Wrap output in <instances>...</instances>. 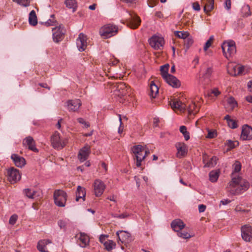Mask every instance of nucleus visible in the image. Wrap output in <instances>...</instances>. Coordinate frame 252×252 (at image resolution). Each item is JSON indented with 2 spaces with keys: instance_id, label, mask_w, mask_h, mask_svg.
I'll return each mask as SVG.
<instances>
[{
  "instance_id": "f257e3e1",
  "label": "nucleus",
  "mask_w": 252,
  "mask_h": 252,
  "mask_svg": "<svg viewBox=\"0 0 252 252\" xmlns=\"http://www.w3.org/2000/svg\"><path fill=\"white\" fill-rule=\"evenodd\" d=\"M240 162L236 161L233 165V172L231 174V181L227 186V190L231 194L237 195L247 190L249 187V183L240 177L238 173L240 171Z\"/></svg>"
},
{
  "instance_id": "f03ea898",
  "label": "nucleus",
  "mask_w": 252,
  "mask_h": 252,
  "mask_svg": "<svg viewBox=\"0 0 252 252\" xmlns=\"http://www.w3.org/2000/svg\"><path fill=\"white\" fill-rule=\"evenodd\" d=\"M133 154V159L136 166L139 167L142 165V162L147 156L150 154V151L146 147L137 145L131 148Z\"/></svg>"
},
{
  "instance_id": "7ed1b4c3",
  "label": "nucleus",
  "mask_w": 252,
  "mask_h": 252,
  "mask_svg": "<svg viewBox=\"0 0 252 252\" xmlns=\"http://www.w3.org/2000/svg\"><path fill=\"white\" fill-rule=\"evenodd\" d=\"M221 47L223 55L228 60L232 58L236 53V44L233 40L223 42Z\"/></svg>"
},
{
  "instance_id": "20e7f679",
  "label": "nucleus",
  "mask_w": 252,
  "mask_h": 252,
  "mask_svg": "<svg viewBox=\"0 0 252 252\" xmlns=\"http://www.w3.org/2000/svg\"><path fill=\"white\" fill-rule=\"evenodd\" d=\"M67 199L66 193L63 190L58 189L54 192L55 203L59 207H64Z\"/></svg>"
},
{
  "instance_id": "39448f33",
  "label": "nucleus",
  "mask_w": 252,
  "mask_h": 252,
  "mask_svg": "<svg viewBox=\"0 0 252 252\" xmlns=\"http://www.w3.org/2000/svg\"><path fill=\"white\" fill-rule=\"evenodd\" d=\"M118 32V28L113 25L108 24L101 28L99 31L100 35L104 38H109Z\"/></svg>"
},
{
  "instance_id": "423d86ee",
  "label": "nucleus",
  "mask_w": 252,
  "mask_h": 252,
  "mask_svg": "<svg viewBox=\"0 0 252 252\" xmlns=\"http://www.w3.org/2000/svg\"><path fill=\"white\" fill-rule=\"evenodd\" d=\"M51 142L55 149L59 150L63 149L65 146L67 140L66 139H61L59 133L56 131L51 136Z\"/></svg>"
},
{
  "instance_id": "0eeeda50",
  "label": "nucleus",
  "mask_w": 252,
  "mask_h": 252,
  "mask_svg": "<svg viewBox=\"0 0 252 252\" xmlns=\"http://www.w3.org/2000/svg\"><path fill=\"white\" fill-rule=\"evenodd\" d=\"M141 20L140 18L134 12H129L127 16V27L131 29H136L140 25Z\"/></svg>"
},
{
  "instance_id": "6e6552de",
  "label": "nucleus",
  "mask_w": 252,
  "mask_h": 252,
  "mask_svg": "<svg viewBox=\"0 0 252 252\" xmlns=\"http://www.w3.org/2000/svg\"><path fill=\"white\" fill-rule=\"evenodd\" d=\"M6 175L7 180L11 184H14L19 181L21 178L18 169L11 167L7 170Z\"/></svg>"
},
{
  "instance_id": "1a4fd4ad",
  "label": "nucleus",
  "mask_w": 252,
  "mask_h": 252,
  "mask_svg": "<svg viewBox=\"0 0 252 252\" xmlns=\"http://www.w3.org/2000/svg\"><path fill=\"white\" fill-rule=\"evenodd\" d=\"M150 46L155 50H160L164 44V40L162 37L154 35L149 40Z\"/></svg>"
},
{
  "instance_id": "9d476101",
  "label": "nucleus",
  "mask_w": 252,
  "mask_h": 252,
  "mask_svg": "<svg viewBox=\"0 0 252 252\" xmlns=\"http://www.w3.org/2000/svg\"><path fill=\"white\" fill-rule=\"evenodd\" d=\"M170 105L175 111L184 112L186 110V105L184 102L178 98H173L170 101Z\"/></svg>"
},
{
  "instance_id": "9b49d317",
  "label": "nucleus",
  "mask_w": 252,
  "mask_h": 252,
  "mask_svg": "<svg viewBox=\"0 0 252 252\" xmlns=\"http://www.w3.org/2000/svg\"><path fill=\"white\" fill-rule=\"evenodd\" d=\"M228 73L233 76H237L242 74L245 69L243 66L240 65L239 64L235 65H228L227 67Z\"/></svg>"
},
{
  "instance_id": "f8f14e48",
  "label": "nucleus",
  "mask_w": 252,
  "mask_h": 252,
  "mask_svg": "<svg viewBox=\"0 0 252 252\" xmlns=\"http://www.w3.org/2000/svg\"><path fill=\"white\" fill-rule=\"evenodd\" d=\"M53 39L55 42L59 43L64 38V31L61 26L52 29Z\"/></svg>"
},
{
  "instance_id": "ddd939ff",
  "label": "nucleus",
  "mask_w": 252,
  "mask_h": 252,
  "mask_svg": "<svg viewBox=\"0 0 252 252\" xmlns=\"http://www.w3.org/2000/svg\"><path fill=\"white\" fill-rule=\"evenodd\" d=\"M241 235L244 240L250 242L252 240V227L247 225L242 226Z\"/></svg>"
},
{
  "instance_id": "4468645a",
  "label": "nucleus",
  "mask_w": 252,
  "mask_h": 252,
  "mask_svg": "<svg viewBox=\"0 0 252 252\" xmlns=\"http://www.w3.org/2000/svg\"><path fill=\"white\" fill-rule=\"evenodd\" d=\"M195 101L197 102V104H196L194 102L190 104L188 107L187 110L189 115H194L196 114L199 111L198 107L203 102L202 98L199 97L196 98Z\"/></svg>"
},
{
  "instance_id": "2eb2a0df",
  "label": "nucleus",
  "mask_w": 252,
  "mask_h": 252,
  "mask_svg": "<svg viewBox=\"0 0 252 252\" xmlns=\"http://www.w3.org/2000/svg\"><path fill=\"white\" fill-rule=\"evenodd\" d=\"M87 36L83 33H80L76 40V44L79 51H84L87 47Z\"/></svg>"
},
{
  "instance_id": "dca6fc26",
  "label": "nucleus",
  "mask_w": 252,
  "mask_h": 252,
  "mask_svg": "<svg viewBox=\"0 0 252 252\" xmlns=\"http://www.w3.org/2000/svg\"><path fill=\"white\" fill-rule=\"evenodd\" d=\"M90 153V146L88 145H86L80 150L78 155V158L81 162L84 161L88 158Z\"/></svg>"
},
{
  "instance_id": "f3484780",
  "label": "nucleus",
  "mask_w": 252,
  "mask_h": 252,
  "mask_svg": "<svg viewBox=\"0 0 252 252\" xmlns=\"http://www.w3.org/2000/svg\"><path fill=\"white\" fill-rule=\"evenodd\" d=\"M67 109L69 111H77L81 105V101L79 99L68 100L67 102Z\"/></svg>"
},
{
  "instance_id": "a211bd4d",
  "label": "nucleus",
  "mask_w": 252,
  "mask_h": 252,
  "mask_svg": "<svg viewBox=\"0 0 252 252\" xmlns=\"http://www.w3.org/2000/svg\"><path fill=\"white\" fill-rule=\"evenodd\" d=\"M212 68L211 67H208L205 69L203 72V78L200 80L199 83L202 87H205V86L209 84L210 81L209 78L212 72Z\"/></svg>"
},
{
  "instance_id": "6ab92c4d",
  "label": "nucleus",
  "mask_w": 252,
  "mask_h": 252,
  "mask_svg": "<svg viewBox=\"0 0 252 252\" xmlns=\"http://www.w3.org/2000/svg\"><path fill=\"white\" fill-rule=\"evenodd\" d=\"M94 194L96 196H101L105 188L104 183L99 180H95L94 184Z\"/></svg>"
},
{
  "instance_id": "aec40b11",
  "label": "nucleus",
  "mask_w": 252,
  "mask_h": 252,
  "mask_svg": "<svg viewBox=\"0 0 252 252\" xmlns=\"http://www.w3.org/2000/svg\"><path fill=\"white\" fill-rule=\"evenodd\" d=\"M241 138L244 140H249L252 139V128L246 125L242 128Z\"/></svg>"
},
{
  "instance_id": "412c9836",
  "label": "nucleus",
  "mask_w": 252,
  "mask_h": 252,
  "mask_svg": "<svg viewBox=\"0 0 252 252\" xmlns=\"http://www.w3.org/2000/svg\"><path fill=\"white\" fill-rule=\"evenodd\" d=\"M23 144L24 146H27L28 149L34 152H37L38 151L35 147V141L33 138L30 136H28L24 139Z\"/></svg>"
},
{
  "instance_id": "4be33fe9",
  "label": "nucleus",
  "mask_w": 252,
  "mask_h": 252,
  "mask_svg": "<svg viewBox=\"0 0 252 252\" xmlns=\"http://www.w3.org/2000/svg\"><path fill=\"white\" fill-rule=\"evenodd\" d=\"M165 81L171 86L178 88L180 86V82L175 76L169 74L163 78Z\"/></svg>"
},
{
  "instance_id": "5701e85b",
  "label": "nucleus",
  "mask_w": 252,
  "mask_h": 252,
  "mask_svg": "<svg viewBox=\"0 0 252 252\" xmlns=\"http://www.w3.org/2000/svg\"><path fill=\"white\" fill-rule=\"evenodd\" d=\"M11 159L13 160L15 165L18 167H22L26 164L25 158L19 156L17 154H12L11 156Z\"/></svg>"
},
{
  "instance_id": "b1692460",
  "label": "nucleus",
  "mask_w": 252,
  "mask_h": 252,
  "mask_svg": "<svg viewBox=\"0 0 252 252\" xmlns=\"http://www.w3.org/2000/svg\"><path fill=\"white\" fill-rule=\"evenodd\" d=\"M171 226L175 231H177L178 233L185 227V224L181 220L177 219L172 222Z\"/></svg>"
},
{
  "instance_id": "393cba45",
  "label": "nucleus",
  "mask_w": 252,
  "mask_h": 252,
  "mask_svg": "<svg viewBox=\"0 0 252 252\" xmlns=\"http://www.w3.org/2000/svg\"><path fill=\"white\" fill-rule=\"evenodd\" d=\"M218 158L216 157H213L210 159H207L206 156H203V162L205 164V167H214L217 163Z\"/></svg>"
},
{
  "instance_id": "a878e982",
  "label": "nucleus",
  "mask_w": 252,
  "mask_h": 252,
  "mask_svg": "<svg viewBox=\"0 0 252 252\" xmlns=\"http://www.w3.org/2000/svg\"><path fill=\"white\" fill-rule=\"evenodd\" d=\"M117 235L118 238V243L119 244H124L121 247L122 249H124V246H126V231L121 230L117 232Z\"/></svg>"
},
{
  "instance_id": "bb28decb",
  "label": "nucleus",
  "mask_w": 252,
  "mask_h": 252,
  "mask_svg": "<svg viewBox=\"0 0 252 252\" xmlns=\"http://www.w3.org/2000/svg\"><path fill=\"white\" fill-rule=\"evenodd\" d=\"M51 243V241L48 239L41 240L37 243V249L41 252H48V251L45 250V248L46 246Z\"/></svg>"
},
{
  "instance_id": "cd10ccee",
  "label": "nucleus",
  "mask_w": 252,
  "mask_h": 252,
  "mask_svg": "<svg viewBox=\"0 0 252 252\" xmlns=\"http://www.w3.org/2000/svg\"><path fill=\"white\" fill-rule=\"evenodd\" d=\"M78 240L81 242L79 244V246L82 248H85L89 244L90 240L88 236L83 233H80Z\"/></svg>"
},
{
  "instance_id": "c85d7f7f",
  "label": "nucleus",
  "mask_w": 252,
  "mask_h": 252,
  "mask_svg": "<svg viewBox=\"0 0 252 252\" xmlns=\"http://www.w3.org/2000/svg\"><path fill=\"white\" fill-rule=\"evenodd\" d=\"M85 189L78 186L76 192V201H78L80 199H82L83 201H84L85 200Z\"/></svg>"
},
{
  "instance_id": "c756f323",
  "label": "nucleus",
  "mask_w": 252,
  "mask_h": 252,
  "mask_svg": "<svg viewBox=\"0 0 252 252\" xmlns=\"http://www.w3.org/2000/svg\"><path fill=\"white\" fill-rule=\"evenodd\" d=\"M158 93V88L153 81H152L150 85L149 95L151 98H155Z\"/></svg>"
},
{
  "instance_id": "7c9ffc66",
  "label": "nucleus",
  "mask_w": 252,
  "mask_h": 252,
  "mask_svg": "<svg viewBox=\"0 0 252 252\" xmlns=\"http://www.w3.org/2000/svg\"><path fill=\"white\" fill-rule=\"evenodd\" d=\"M29 21L30 25L35 26L37 24V16L34 10H32L29 14Z\"/></svg>"
},
{
  "instance_id": "2f4dec72",
  "label": "nucleus",
  "mask_w": 252,
  "mask_h": 252,
  "mask_svg": "<svg viewBox=\"0 0 252 252\" xmlns=\"http://www.w3.org/2000/svg\"><path fill=\"white\" fill-rule=\"evenodd\" d=\"M214 0H207V3L204 7V11L207 13L212 10L214 8Z\"/></svg>"
},
{
  "instance_id": "473e14b6",
  "label": "nucleus",
  "mask_w": 252,
  "mask_h": 252,
  "mask_svg": "<svg viewBox=\"0 0 252 252\" xmlns=\"http://www.w3.org/2000/svg\"><path fill=\"white\" fill-rule=\"evenodd\" d=\"M127 94H128V98H127V101H128L129 104H132V106H134V103L135 101L134 95L133 94V92H132V90L131 89L130 87H128L127 85Z\"/></svg>"
},
{
  "instance_id": "72a5a7b5",
  "label": "nucleus",
  "mask_w": 252,
  "mask_h": 252,
  "mask_svg": "<svg viewBox=\"0 0 252 252\" xmlns=\"http://www.w3.org/2000/svg\"><path fill=\"white\" fill-rule=\"evenodd\" d=\"M66 6L70 9H72V11L74 12L77 8V3L75 0H66L64 2Z\"/></svg>"
},
{
  "instance_id": "f704fd0d",
  "label": "nucleus",
  "mask_w": 252,
  "mask_h": 252,
  "mask_svg": "<svg viewBox=\"0 0 252 252\" xmlns=\"http://www.w3.org/2000/svg\"><path fill=\"white\" fill-rule=\"evenodd\" d=\"M224 120H226L228 126L231 128H235L237 127L236 121L231 119L229 115H226L224 117Z\"/></svg>"
},
{
  "instance_id": "c9c22d12",
  "label": "nucleus",
  "mask_w": 252,
  "mask_h": 252,
  "mask_svg": "<svg viewBox=\"0 0 252 252\" xmlns=\"http://www.w3.org/2000/svg\"><path fill=\"white\" fill-rule=\"evenodd\" d=\"M220 174V171L215 170L212 171L209 173V178L210 180L212 182H215L217 181Z\"/></svg>"
},
{
  "instance_id": "e433bc0d",
  "label": "nucleus",
  "mask_w": 252,
  "mask_h": 252,
  "mask_svg": "<svg viewBox=\"0 0 252 252\" xmlns=\"http://www.w3.org/2000/svg\"><path fill=\"white\" fill-rule=\"evenodd\" d=\"M169 67V64H165L164 65L160 66L161 74L163 78L169 74L168 73Z\"/></svg>"
},
{
  "instance_id": "4c0bfd02",
  "label": "nucleus",
  "mask_w": 252,
  "mask_h": 252,
  "mask_svg": "<svg viewBox=\"0 0 252 252\" xmlns=\"http://www.w3.org/2000/svg\"><path fill=\"white\" fill-rule=\"evenodd\" d=\"M177 235L179 237L184 239H189L191 237V235L189 232L183 229L179 231Z\"/></svg>"
},
{
  "instance_id": "58836bf2",
  "label": "nucleus",
  "mask_w": 252,
  "mask_h": 252,
  "mask_svg": "<svg viewBox=\"0 0 252 252\" xmlns=\"http://www.w3.org/2000/svg\"><path fill=\"white\" fill-rule=\"evenodd\" d=\"M115 243L112 240H108L104 242L105 248L108 251L112 250L115 246Z\"/></svg>"
},
{
  "instance_id": "ea45409f",
  "label": "nucleus",
  "mask_w": 252,
  "mask_h": 252,
  "mask_svg": "<svg viewBox=\"0 0 252 252\" xmlns=\"http://www.w3.org/2000/svg\"><path fill=\"white\" fill-rule=\"evenodd\" d=\"M24 194L29 198L33 199L36 191L30 189H26L24 190Z\"/></svg>"
},
{
  "instance_id": "a19ab883",
  "label": "nucleus",
  "mask_w": 252,
  "mask_h": 252,
  "mask_svg": "<svg viewBox=\"0 0 252 252\" xmlns=\"http://www.w3.org/2000/svg\"><path fill=\"white\" fill-rule=\"evenodd\" d=\"M176 36L180 38L186 39L189 35L188 32H179L176 31L175 33Z\"/></svg>"
},
{
  "instance_id": "79ce46f5",
  "label": "nucleus",
  "mask_w": 252,
  "mask_h": 252,
  "mask_svg": "<svg viewBox=\"0 0 252 252\" xmlns=\"http://www.w3.org/2000/svg\"><path fill=\"white\" fill-rule=\"evenodd\" d=\"M180 131L183 134L186 140H188L189 139V132L187 131V127L185 126H180Z\"/></svg>"
},
{
  "instance_id": "37998d69",
  "label": "nucleus",
  "mask_w": 252,
  "mask_h": 252,
  "mask_svg": "<svg viewBox=\"0 0 252 252\" xmlns=\"http://www.w3.org/2000/svg\"><path fill=\"white\" fill-rule=\"evenodd\" d=\"M214 40V36H211L209 39L206 41L205 43L203 49L205 51H206L211 46L212 44L213 43Z\"/></svg>"
},
{
  "instance_id": "c03bdc74",
  "label": "nucleus",
  "mask_w": 252,
  "mask_h": 252,
  "mask_svg": "<svg viewBox=\"0 0 252 252\" xmlns=\"http://www.w3.org/2000/svg\"><path fill=\"white\" fill-rule=\"evenodd\" d=\"M13 1L25 7L29 6L30 4V0H13Z\"/></svg>"
},
{
  "instance_id": "a18cd8bd",
  "label": "nucleus",
  "mask_w": 252,
  "mask_h": 252,
  "mask_svg": "<svg viewBox=\"0 0 252 252\" xmlns=\"http://www.w3.org/2000/svg\"><path fill=\"white\" fill-rule=\"evenodd\" d=\"M180 146L177 147L178 153L182 156L185 155L187 152L186 148L184 144H180Z\"/></svg>"
},
{
  "instance_id": "49530a36",
  "label": "nucleus",
  "mask_w": 252,
  "mask_h": 252,
  "mask_svg": "<svg viewBox=\"0 0 252 252\" xmlns=\"http://www.w3.org/2000/svg\"><path fill=\"white\" fill-rule=\"evenodd\" d=\"M217 136V133L216 130H208V134L206 136L207 138H214Z\"/></svg>"
},
{
  "instance_id": "de8ad7c7",
  "label": "nucleus",
  "mask_w": 252,
  "mask_h": 252,
  "mask_svg": "<svg viewBox=\"0 0 252 252\" xmlns=\"http://www.w3.org/2000/svg\"><path fill=\"white\" fill-rule=\"evenodd\" d=\"M227 103L231 109H233L237 105L236 101L232 97H230L227 99Z\"/></svg>"
},
{
  "instance_id": "09e8293b",
  "label": "nucleus",
  "mask_w": 252,
  "mask_h": 252,
  "mask_svg": "<svg viewBox=\"0 0 252 252\" xmlns=\"http://www.w3.org/2000/svg\"><path fill=\"white\" fill-rule=\"evenodd\" d=\"M18 219V216L16 214L12 215L9 219V223L11 225L15 224Z\"/></svg>"
},
{
  "instance_id": "8fccbe9b",
  "label": "nucleus",
  "mask_w": 252,
  "mask_h": 252,
  "mask_svg": "<svg viewBox=\"0 0 252 252\" xmlns=\"http://www.w3.org/2000/svg\"><path fill=\"white\" fill-rule=\"evenodd\" d=\"M77 120L79 123L83 125L85 127L87 128L90 126L89 123L87 122H86L84 119L82 118H79Z\"/></svg>"
},
{
  "instance_id": "3c124183",
  "label": "nucleus",
  "mask_w": 252,
  "mask_h": 252,
  "mask_svg": "<svg viewBox=\"0 0 252 252\" xmlns=\"http://www.w3.org/2000/svg\"><path fill=\"white\" fill-rule=\"evenodd\" d=\"M67 221L65 220H60L58 221V225L61 229L65 228L67 222Z\"/></svg>"
},
{
  "instance_id": "603ef678",
  "label": "nucleus",
  "mask_w": 252,
  "mask_h": 252,
  "mask_svg": "<svg viewBox=\"0 0 252 252\" xmlns=\"http://www.w3.org/2000/svg\"><path fill=\"white\" fill-rule=\"evenodd\" d=\"M185 42V45L189 48L193 44V40L191 38L187 37Z\"/></svg>"
},
{
  "instance_id": "864d4df0",
  "label": "nucleus",
  "mask_w": 252,
  "mask_h": 252,
  "mask_svg": "<svg viewBox=\"0 0 252 252\" xmlns=\"http://www.w3.org/2000/svg\"><path fill=\"white\" fill-rule=\"evenodd\" d=\"M108 237V235H104V234L101 235L99 237L100 242L101 243H103L104 244V242L107 241H106V240Z\"/></svg>"
},
{
  "instance_id": "5fc2aeb1",
  "label": "nucleus",
  "mask_w": 252,
  "mask_h": 252,
  "mask_svg": "<svg viewBox=\"0 0 252 252\" xmlns=\"http://www.w3.org/2000/svg\"><path fill=\"white\" fill-rule=\"evenodd\" d=\"M192 8L195 11H199L200 10V5L197 2H194L192 3Z\"/></svg>"
},
{
  "instance_id": "6e6d98bb",
  "label": "nucleus",
  "mask_w": 252,
  "mask_h": 252,
  "mask_svg": "<svg viewBox=\"0 0 252 252\" xmlns=\"http://www.w3.org/2000/svg\"><path fill=\"white\" fill-rule=\"evenodd\" d=\"M225 8L229 10L231 8V0H225Z\"/></svg>"
},
{
  "instance_id": "4d7b16f0",
  "label": "nucleus",
  "mask_w": 252,
  "mask_h": 252,
  "mask_svg": "<svg viewBox=\"0 0 252 252\" xmlns=\"http://www.w3.org/2000/svg\"><path fill=\"white\" fill-rule=\"evenodd\" d=\"M220 93V92L217 89H214L211 91V94H214L215 96H218Z\"/></svg>"
},
{
  "instance_id": "13d9d810",
  "label": "nucleus",
  "mask_w": 252,
  "mask_h": 252,
  "mask_svg": "<svg viewBox=\"0 0 252 252\" xmlns=\"http://www.w3.org/2000/svg\"><path fill=\"white\" fill-rule=\"evenodd\" d=\"M243 9L244 10H247L248 12H247V13L245 14L246 16H250L251 15V12H250V7L247 5L245 6H244L243 7Z\"/></svg>"
},
{
  "instance_id": "bf43d9fd",
  "label": "nucleus",
  "mask_w": 252,
  "mask_h": 252,
  "mask_svg": "<svg viewBox=\"0 0 252 252\" xmlns=\"http://www.w3.org/2000/svg\"><path fill=\"white\" fill-rule=\"evenodd\" d=\"M206 209V206L203 205V204H201V205H199V206H198V210H199V212L201 213V212H204L205 211Z\"/></svg>"
},
{
  "instance_id": "052dcab7",
  "label": "nucleus",
  "mask_w": 252,
  "mask_h": 252,
  "mask_svg": "<svg viewBox=\"0 0 252 252\" xmlns=\"http://www.w3.org/2000/svg\"><path fill=\"white\" fill-rule=\"evenodd\" d=\"M127 243L131 242L134 240V238L131 236V234L127 232Z\"/></svg>"
},
{
  "instance_id": "680f3d73",
  "label": "nucleus",
  "mask_w": 252,
  "mask_h": 252,
  "mask_svg": "<svg viewBox=\"0 0 252 252\" xmlns=\"http://www.w3.org/2000/svg\"><path fill=\"white\" fill-rule=\"evenodd\" d=\"M230 202V200L229 199H224L220 201V204L222 205H226Z\"/></svg>"
},
{
  "instance_id": "e2e57ef3",
  "label": "nucleus",
  "mask_w": 252,
  "mask_h": 252,
  "mask_svg": "<svg viewBox=\"0 0 252 252\" xmlns=\"http://www.w3.org/2000/svg\"><path fill=\"white\" fill-rule=\"evenodd\" d=\"M54 23V21L52 20H48L46 23L45 25L46 26H49L51 25H53V23Z\"/></svg>"
},
{
  "instance_id": "0e129e2a",
  "label": "nucleus",
  "mask_w": 252,
  "mask_h": 252,
  "mask_svg": "<svg viewBox=\"0 0 252 252\" xmlns=\"http://www.w3.org/2000/svg\"><path fill=\"white\" fill-rule=\"evenodd\" d=\"M39 85L40 86L44 88L48 89L49 90L50 89V88L48 86L47 84L46 83H39Z\"/></svg>"
},
{
  "instance_id": "69168bd1",
  "label": "nucleus",
  "mask_w": 252,
  "mask_h": 252,
  "mask_svg": "<svg viewBox=\"0 0 252 252\" xmlns=\"http://www.w3.org/2000/svg\"><path fill=\"white\" fill-rule=\"evenodd\" d=\"M102 167L104 169L105 172H106L107 171V164L104 162H102L101 164Z\"/></svg>"
},
{
  "instance_id": "338daca9",
  "label": "nucleus",
  "mask_w": 252,
  "mask_h": 252,
  "mask_svg": "<svg viewBox=\"0 0 252 252\" xmlns=\"http://www.w3.org/2000/svg\"><path fill=\"white\" fill-rule=\"evenodd\" d=\"M62 121H63V119H60V120H59V121L58 122V123L56 125V126H57V127L58 129H60L61 128V122H62Z\"/></svg>"
},
{
  "instance_id": "774afa93",
  "label": "nucleus",
  "mask_w": 252,
  "mask_h": 252,
  "mask_svg": "<svg viewBox=\"0 0 252 252\" xmlns=\"http://www.w3.org/2000/svg\"><path fill=\"white\" fill-rule=\"evenodd\" d=\"M156 16L158 18H162L163 17V14L160 11H158L156 12L155 14Z\"/></svg>"
}]
</instances>
